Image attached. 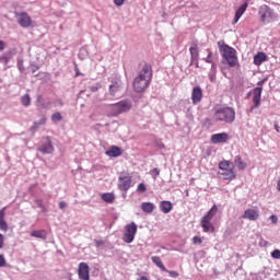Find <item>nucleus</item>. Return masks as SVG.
I'll list each match as a JSON object with an SVG mask.
<instances>
[{"label":"nucleus","mask_w":280,"mask_h":280,"mask_svg":"<svg viewBox=\"0 0 280 280\" xmlns=\"http://www.w3.org/2000/svg\"><path fill=\"white\" fill-rule=\"evenodd\" d=\"M212 119L213 121L233 124V121H235V109L231 107H221L214 112Z\"/></svg>","instance_id":"obj_2"},{"label":"nucleus","mask_w":280,"mask_h":280,"mask_svg":"<svg viewBox=\"0 0 280 280\" xmlns=\"http://www.w3.org/2000/svg\"><path fill=\"white\" fill-rule=\"evenodd\" d=\"M153 172L155 173V176H159L161 174V171H159V168H154Z\"/></svg>","instance_id":"obj_49"},{"label":"nucleus","mask_w":280,"mask_h":280,"mask_svg":"<svg viewBox=\"0 0 280 280\" xmlns=\"http://www.w3.org/2000/svg\"><path fill=\"white\" fill-rule=\"evenodd\" d=\"M101 198L104 202H107V205H113V202H115V194L113 192H104Z\"/></svg>","instance_id":"obj_25"},{"label":"nucleus","mask_w":280,"mask_h":280,"mask_svg":"<svg viewBox=\"0 0 280 280\" xmlns=\"http://www.w3.org/2000/svg\"><path fill=\"white\" fill-rule=\"evenodd\" d=\"M47 124V118L43 117L38 121L34 122L33 128H38V126H45Z\"/></svg>","instance_id":"obj_34"},{"label":"nucleus","mask_w":280,"mask_h":280,"mask_svg":"<svg viewBox=\"0 0 280 280\" xmlns=\"http://www.w3.org/2000/svg\"><path fill=\"white\" fill-rule=\"evenodd\" d=\"M126 0H114L115 5L121 7Z\"/></svg>","instance_id":"obj_43"},{"label":"nucleus","mask_w":280,"mask_h":280,"mask_svg":"<svg viewBox=\"0 0 280 280\" xmlns=\"http://www.w3.org/2000/svg\"><path fill=\"white\" fill-rule=\"evenodd\" d=\"M59 209H67V202L60 201L59 202Z\"/></svg>","instance_id":"obj_46"},{"label":"nucleus","mask_w":280,"mask_h":280,"mask_svg":"<svg viewBox=\"0 0 280 280\" xmlns=\"http://www.w3.org/2000/svg\"><path fill=\"white\" fill-rule=\"evenodd\" d=\"M137 223L131 222L125 226V234L122 240L126 244H132L135 242V236L137 235Z\"/></svg>","instance_id":"obj_7"},{"label":"nucleus","mask_w":280,"mask_h":280,"mask_svg":"<svg viewBox=\"0 0 280 280\" xmlns=\"http://www.w3.org/2000/svg\"><path fill=\"white\" fill-rule=\"evenodd\" d=\"M268 60V56L265 55V52H258L254 56V65L256 67H259L262 65V62H266Z\"/></svg>","instance_id":"obj_21"},{"label":"nucleus","mask_w":280,"mask_h":280,"mask_svg":"<svg viewBox=\"0 0 280 280\" xmlns=\"http://www.w3.org/2000/svg\"><path fill=\"white\" fill-rule=\"evenodd\" d=\"M78 276L80 280H91V268L89 267V264H79Z\"/></svg>","instance_id":"obj_11"},{"label":"nucleus","mask_w":280,"mask_h":280,"mask_svg":"<svg viewBox=\"0 0 280 280\" xmlns=\"http://www.w3.org/2000/svg\"><path fill=\"white\" fill-rule=\"evenodd\" d=\"M138 280H149V279H148V277L142 276V277H140Z\"/></svg>","instance_id":"obj_50"},{"label":"nucleus","mask_w":280,"mask_h":280,"mask_svg":"<svg viewBox=\"0 0 280 280\" xmlns=\"http://www.w3.org/2000/svg\"><path fill=\"white\" fill-rule=\"evenodd\" d=\"M270 220H271L272 224H277V222H279V219H278L277 215H275V214H272V215L270 217Z\"/></svg>","instance_id":"obj_42"},{"label":"nucleus","mask_w":280,"mask_h":280,"mask_svg":"<svg viewBox=\"0 0 280 280\" xmlns=\"http://www.w3.org/2000/svg\"><path fill=\"white\" fill-rule=\"evenodd\" d=\"M271 257L272 259H280V250L275 249L273 252H271Z\"/></svg>","instance_id":"obj_40"},{"label":"nucleus","mask_w":280,"mask_h":280,"mask_svg":"<svg viewBox=\"0 0 280 280\" xmlns=\"http://www.w3.org/2000/svg\"><path fill=\"white\" fill-rule=\"evenodd\" d=\"M261 85V82H258V86Z\"/></svg>","instance_id":"obj_55"},{"label":"nucleus","mask_w":280,"mask_h":280,"mask_svg":"<svg viewBox=\"0 0 280 280\" xmlns=\"http://www.w3.org/2000/svg\"><path fill=\"white\" fill-rule=\"evenodd\" d=\"M210 82H215V65H212L211 72L209 74Z\"/></svg>","instance_id":"obj_35"},{"label":"nucleus","mask_w":280,"mask_h":280,"mask_svg":"<svg viewBox=\"0 0 280 280\" xmlns=\"http://www.w3.org/2000/svg\"><path fill=\"white\" fill-rule=\"evenodd\" d=\"M258 14L262 23L272 21V19H275V12L267 4H264L259 8Z\"/></svg>","instance_id":"obj_9"},{"label":"nucleus","mask_w":280,"mask_h":280,"mask_svg":"<svg viewBox=\"0 0 280 280\" xmlns=\"http://www.w3.org/2000/svg\"><path fill=\"white\" fill-rule=\"evenodd\" d=\"M8 229V222L5 221V208H2L0 210V231L7 233Z\"/></svg>","instance_id":"obj_18"},{"label":"nucleus","mask_w":280,"mask_h":280,"mask_svg":"<svg viewBox=\"0 0 280 280\" xmlns=\"http://www.w3.org/2000/svg\"><path fill=\"white\" fill-rule=\"evenodd\" d=\"M152 80V66L144 63L142 70L139 72L138 77L133 80V89L136 93H143L145 89L150 86V81Z\"/></svg>","instance_id":"obj_1"},{"label":"nucleus","mask_w":280,"mask_h":280,"mask_svg":"<svg viewBox=\"0 0 280 280\" xmlns=\"http://www.w3.org/2000/svg\"><path fill=\"white\" fill-rule=\"evenodd\" d=\"M130 108H132V105L128 101H120L108 106V110H110L114 116L121 115V113H128Z\"/></svg>","instance_id":"obj_6"},{"label":"nucleus","mask_w":280,"mask_h":280,"mask_svg":"<svg viewBox=\"0 0 280 280\" xmlns=\"http://www.w3.org/2000/svg\"><path fill=\"white\" fill-rule=\"evenodd\" d=\"M192 104H200L202 102V89L195 86L191 93Z\"/></svg>","instance_id":"obj_14"},{"label":"nucleus","mask_w":280,"mask_h":280,"mask_svg":"<svg viewBox=\"0 0 280 280\" xmlns=\"http://www.w3.org/2000/svg\"><path fill=\"white\" fill-rule=\"evenodd\" d=\"M248 8V2H245L244 4H242L235 13V18H234V24L237 23V21H240V19H242V16L244 15V12H246V9Z\"/></svg>","instance_id":"obj_20"},{"label":"nucleus","mask_w":280,"mask_h":280,"mask_svg":"<svg viewBox=\"0 0 280 280\" xmlns=\"http://www.w3.org/2000/svg\"><path fill=\"white\" fill-rule=\"evenodd\" d=\"M21 103L23 106H30L32 104V97H30V94H25L21 97Z\"/></svg>","instance_id":"obj_30"},{"label":"nucleus","mask_w":280,"mask_h":280,"mask_svg":"<svg viewBox=\"0 0 280 280\" xmlns=\"http://www.w3.org/2000/svg\"><path fill=\"white\" fill-rule=\"evenodd\" d=\"M215 213H218L217 205L212 206L207 214L201 218L200 224L203 229V233H215V226L213 225V223H211V220H213Z\"/></svg>","instance_id":"obj_3"},{"label":"nucleus","mask_w":280,"mask_h":280,"mask_svg":"<svg viewBox=\"0 0 280 280\" xmlns=\"http://www.w3.org/2000/svg\"><path fill=\"white\" fill-rule=\"evenodd\" d=\"M151 259H152V262L155 266H158V268H160V270H162V272H167V268H165V265H163V261L161 260V257L153 256Z\"/></svg>","instance_id":"obj_24"},{"label":"nucleus","mask_w":280,"mask_h":280,"mask_svg":"<svg viewBox=\"0 0 280 280\" xmlns=\"http://www.w3.org/2000/svg\"><path fill=\"white\" fill-rule=\"evenodd\" d=\"M8 266V261H5V256L3 254H0V268H5Z\"/></svg>","instance_id":"obj_37"},{"label":"nucleus","mask_w":280,"mask_h":280,"mask_svg":"<svg viewBox=\"0 0 280 280\" xmlns=\"http://www.w3.org/2000/svg\"><path fill=\"white\" fill-rule=\"evenodd\" d=\"M90 91H92V93H96V91H100V88L97 85H92Z\"/></svg>","instance_id":"obj_45"},{"label":"nucleus","mask_w":280,"mask_h":280,"mask_svg":"<svg viewBox=\"0 0 280 280\" xmlns=\"http://www.w3.org/2000/svg\"><path fill=\"white\" fill-rule=\"evenodd\" d=\"M15 19L20 26L24 28L32 27V16L27 12H15Z\"/></svg>","instance_id":"obj_10"},{"label":"nucleus","mask_w":280,"mask_h":280,"mask_svg":"<svg viewBox=\"0 0 280 280\" xmlns=\"http://www.w3.org/2000/svg\"><path fill=\"white\" fill-rule=\"evenodd\" d=\"M37 102H43V96L39 95V96L37 97Z\"/></svg>","instance_id":"obj_52"},{"label":"nucleus","mask_w":280,"mask_h":280,"mask_svg":"<svg viewBox=\"0 0 280 280\" xmlns=\"http://www.w3.org/2000/svg\"><path fill=\"white\" fill-rule=\"evenodd\" d=\"M167 272H168L170 277H173L174 279H176V277H178V272L177 271H168L167 270Z\"/></svg>","instance_id":"obj_44"},{"label":"nucleus","mask_w":280,"mask_h":280,"mask_svg":"<svg viewBox=\"0 0 280 280\" xmlns=\"http://www.w3.org/2000/svg\"><path fill=\"white\" fill-rule=\"evenodd\" d=\"M5 49V42L0 40V51H3Z\"/></svg>","instance_id":"obj_47"},{"label":"nucleus","mask_w":280,"mask_h":280,"mask_svg":"<svg viewBox=\"0 0 280 280\" xmlns=\"http://www.w3.org/2000/svg\"><path fill=\"white\" fill-rule=\"evenodd\" d=\"M51 120L55 122V124H57V121H62V114H60V113H55V114H52V116H51Z\"/></svg>","instance_id":"obj_33"},{"label":"nucleus","mask_w":280,"mask_h":280,"mask_svg":"<svg viewBox=\"0 0 280 280\" xmlns=\"http://www.w3.org/2000/svg\"><path fill=\"white\" fill-rule=\"evenodd\" d=\"M206 62L210 63V65H215L213 62V52H209L207 58H206Z\"/></svg>","instance_id":"obj_38"},{"label":"nucleus","mask_w":280,"mask_h":280,"mask_svg":"<svg viewBox=\"0 0 280 280\" xmlns=\"http://www.w3.org/2000/svg\"><path fill=\"white\" fill-rule=\"evenodd\" d=\"M141 209L144 213H152V211H154V203H152V202H142Z\"/></svg>","instance_id":"obj_27"},{"label":"nucleus","mask_w":280,"mask_h":280,"mask_svg":"<svg viewBox=\"0 0 280 280\" xmlns=\"http://www.w3.org/2000/svg\"><path fill=\"white\" fill-rule=\"evenodd\" d=\"M32 237H37L38 240H45V230H35L31 232Z\"/></svg>","instance_id":"obj_28"},{"label":"nucleus","mask_w":280,"mask_h":280,"mask_svg":"<svg viewBox=\"0 0 280 280\" xmlns=\"http://www.w3.org/2000/svg\"><path fill=\"white\" fill-rule=\"evenodd\" d=\"M191 62H198V44H192L189 48Z\"/></svg>","instance_id":"obj_22"},{"label":"nucleus","mask_w":280,"mask_h":280,"mask_svg":"<svg viewBox=\"0 0 280 280\" xmlns=\"http://www.w3.org/2000/svg\"><path fill=\"white\" fill-rule=\"evenodd\" d=\"M132 187V176L128 173H120L118 177V189L120 191H128Z\"/></svg>","instance_id":"obj_8"},{"label":"nucleus","mask_w":280,"mask_h":280,"mask_svg":"<svg viewBox=\"0 0 280 280\" xmlns=\"http://www.w3.org/2000/svg\"><path fill=\"white\" fill-rule=\"evenodd\" d=\"M220 52L224 60H226L229 67H235L237 65V50L229 45H222L220 46Z\"/></svg>","instance_id":"obj_4"},{"label":"nucleus","mask_w":280,"mask_h":280,"mask_svg":"<svg viewBox=\"0 0 280 280\" xmlns=\"http://www.w3.org/2000/svg\"><path fill=\"white\" fill-rule=\"evenodd\" d=\"M221 176H223L224 180H235L237 178V174H235V171L233 168H228L226 171H223L221 173Z\"/></svg>","instance_id":"obj_19"},{"label":"nucleus","mask_w":280,"mask_h":280,"mask_svg":"<svg viewBox=\"0 0 280 280\" xmlns=\"http://www.w3.org/2000/svg\"><path fill=\"white\" fill-rule=\"evenodd\" d=\"M96 246H104V241H96Z\"/></svg>","instance_id":"obj_48"},{"label":"nucleus","mask_w":280,"mask_h":280,"mask_svg":"<svg viewBox=\"0 0 280 280\" xmlns=\"http://www.w3.org/2000/svg\"><path fill=\"white\" fill-rule=\"evenodd\" d=\"M229 167H231V161L224 160L219 163V170H221L222 172L229 170Z\"/></svg>","instance_id":"obj_29"},{"label":"nucleus","mask_w":280,"mask_h":280,"mask_svg":"<svg viewBox=\"0 0 280 280\" xmlns=\"http://www.w3.org/2000/svg\"><path fill=\"white\" fill-rule=\"evenodd\" d=\"M172 202L170 201H162L160 205V209L162 211V213H170V211H172Z\"/></svg>","instance_id":"obj_26"},{"label":"nucleus","mask_w":280,"mask_h":280,"mask_svg":"<svg viewBox=\"0 0 280 280\" xmlns=\"http://www.w3.org/2000/svg\"><path fill=\"white\" fill-rule=\"evenodd\" d=\"M210 141L211 143H226V141H229V133H214L211 136Z\"/></svg>","instance_id":"obj_12"},{"label":"nucleus","mask_w":280,"mask_h":280,"mask_svg":"<svg viewBox=\"0 0 280 280\" xmlns=\"http://www.w3.org/2000/svg\"><path fill=\"white\" fill-rule=\"evenodd\" d=\"M277 189H278V191H280V178H279L278 184H277Z\"/></svg>","instance_id":"obj_51"},{"label":"nucleus","mask_w":280,"mask_h":280,"mask_svg":"<svg viewBox=\"0 0 280 280\" xmlns=\"http://www.w3.org/2000/svg\"><path fill=\"white\" fill-rule=\"evenodd\" d=\"M5 246V236L0 233V250Z\"/></svg>","instance_id":"obj_39"},{"label":"nucleus","mask_w":280,"mask_h":280,"mask_svg":"<svg viewBox=\"0 0 280 280\" xmlns=\"http://www.w3.org/2000/svg\"><path fill=\"white\" fill-rule=\"evenodd\" d=\"M124 82L121 81V78L119 77H114L110 80V84L108 88V92L109 95H112V97H118V95H121V93L124 92Z\"/></svg>","instance_id":"obj_5"},{"label":"nucleus","mask_w":280,"mask_h":280,"mask_svg":"<svg viewBox=\"0 0 280 280\" xmlns=\"http://www.w3.org/2000/svg\"><path fill=\"white\" fill-rule=\"evenodd\" d=\"M242 218L244 220H250V221L255 222V220H259V211L255 210V209H247L243 213Z\"/></svg>","instance_id":"obj_13"},{"label":"nucleus","mask_w":280,"mask_h":280,"mask_svg":"<svg viewBox=\"0 0 280 280\" xmlns=\"http://www.w3.org/2000/svg\"><path fill=\"white\" fill-rule=\"evenodd\" d=\"M276 131L279 132V125H275Z\"/></svg>","instance_id":"obj_54"},{"label":"nucleus","mask_w":280,"mask_h":280,"mask_svg":"<svg viewBox=\"0 0 280 280\" xmlns=\"http://www.w3.org/2000/svg\"><path fill=\"white\" fill-rule=\"evenodd\" d=\"M75 71H77L75 75L77 77L80 75V70L78 68L75 69Z\"/></svg>","instance_id":"obj_53"},{"label":"nucleus","mask_w":280,"mask_h":280,"mask_svg":"<svg viewBox=\"0 0 280 280\" xmlns=\"http://www.w3.org/2000/svg\"><path fill=\"white\" fill-rule=\"evenodd\" d=\"M234 163H235L237 170H240V172H244V170H246V167H247L246 162H244V160H242L241 155H236L234 158Z\"/></svg>","instance_id":"obj_23"},{"label":"nucleus","mask_w":280,"mask_h":280,"mask_svg":"<svg viewBox=\"0 0 280 280\" xmlns=\"http://www.w3.org/2000/svg\"><path fill=\"white\" fill-rule=\"evenodd\" d=\"M35 203L42 209L43 213H47V208L45 207V203H43V199H36Z\"/></svg>","instance_id":"obj_32"},{"label":"nucleus","mask_w":280,"mask_h":280,"mask_svg":"<svg viewBox=\"0 0 280 280\" xmlns=\"http://www.w3.org/2000/svg\"><path fill=\"white\" fill-rule=\"evenodd\" d=\"M192 244H202V238H200V236H194Z\"/></svg>","instance_id":"obj_41"},{"label":"nucleus","mask_w":280,"mask_h":280,"mask_svg":"<svg viewBox=\"0 0 280 280\" xmlns=\"http://www.w3.org/2000/svg\"><path fill=\"white\" fill-rule=\"evenodd\" d=\"M262 91H264L262 88L254 89L253 102H254L255 108L259 107V104H261V92Z\"/></svg>","instance_id":"obj_15"},{"label":"nucleus","mask_w":280,"mask_h":280,"mask_svg":"<svg viewBox=\"0 0 280 280\" xmlns=\"http://www.w3.org/2000/svg\"><path fill=\"white\" fill-rule=\"evenodd\" d=\"M105 154L107 156L117 159V156H121L122 152H121V148L117 147V145H113L109 150H107L105 152Z\"/></svg>","instance_id":"obj_17"},{"label":"nucleus","mask_w":280,"mask_h":280,"mask_svg":"<svg viewBox=\"0 0 280 280\" xmlns=\"http://www.w3.org/2000/svg\"><path fill=\"white\" fill-rule=\"evenodd\" d=\"M39 152H42V154H54V144H51L49 138H47V143L39 148Z\"/></svg>","instance_id":"obj_16"},{"label":"nucleus","mask_w":280,"mask_h":280,"mask_svg":"<svg viewBox=\"0 0 280 280\" xmlns=\"http://www.w3.org/2000/svg\"><path fill=\"white\" fill-rule=\"evenodd\" d=\"M10 58H12V55L10 52H7L2 57H0V62H3V65H8L10 62Z\"/></svg>","instance_id":"obj_31"},{"label":"nucleus","mask_w":280,"mask_h":280,"mask_svg":"<svg viewBox=\"0 0 280 280\" xmlns=\"http://www.w3.org/2000/svg\"><path fill=\"white\" fill-rule=\"evenodd\" d=\"M147 190H148V187H145V184L141 183L138 185L137 191L139 194H144V191H147Z\"/></svg>","instance_id":"obj_36"}]
</instances>
